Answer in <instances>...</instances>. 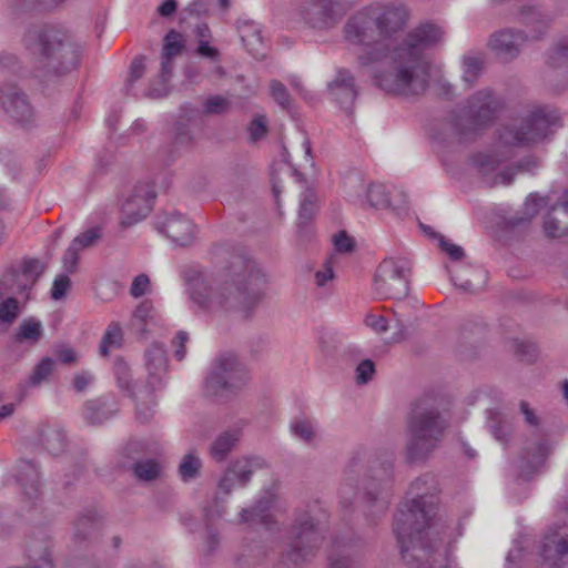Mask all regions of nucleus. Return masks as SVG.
Here are the masks:
<instances>
[{
  "label": "nucleus",
  "instance_id": "35",
  "mask_svg": "<svg viewBox=\"0 0 568 568\" xmlns=\"http://www.w3.org/2000/svg\"><path fill=\"white\" fill-rule=\"evenodd\" d=\"M317 210V195L307 189L302 193L300 211H298V226L308 223L315 215Z\"/></svg>",
  "mask_w": 568,
  "mask_h": 568
},
{
  "label": "nucleus",
  "instance_id": "23",
  "mask_svg": "<svg viewBox=\"0 0 568 568\" xmlns=\"http://www.w3.org/2000/svg\"><path fill=\"white\" fill-rule=\"evenodd\" d=\"M544 230L549 237H561L568 234V191L565 202L552 206L546 215Z\"/></svg>",
  "mask_w": 568,
  "mask_h": 568
},
{
  "label": "nucleus",
  "instance_id": "38",
  "mask_svg": "<svg viewBox=\"0 0 568 568\" xmlns=\"http://www.w3.org/2000/svg\"><path fill=\"white\" fill-rule=\"evenodd\" d=\"M471 273L470 278L464 280L460 275L455 274L452 276V281L455 286L460 290L469 293H475L480 290V287L486 282V274L480 270H469Z\"/></svg>",
  "mask_w": 568,
  "mask_h": 568
},
{
  "label": "nucleus",
  "instance_id": "43",
  "mask_svg": "<svg viewBox=\"0 0 568 568\" xmlns=\"http://www.w3.org/2000/svg\"><path fill=\"white\" fill-rule=\"evenodd\" d=\"M101 237V231L99 227H91L80 233L73 239L71 245L81 252L82 250L93 246Z\"/></svg>",
  "mask_w": 568,
  "mask_h": 568
},
{
  "label": "nucleus",
  "instance_id": "56",
  "mask_svg": "<svg viewBox=\"0 0 568 568\" xmlns=\"http://www.w3.org/2000/svg\"><path fill=\"white\" fill-rule=\"evenodd\" d=\"M114 373L120 388L130 390V369L125 362L119 359L114 364Z\"/></svg>",
  "mask_w": 568,
  "mask_h": 568
},
{
  "label": "nucleus",
  "instance_id": "31",
  "mask_svg": "<svg viewBox=\"0 0 568 568\" xmlns=\"http://www.w3.org/2000/svg\"><path fill=\"white\" fill-rule=\"evenodd\" d=\"M484 67L481 54L469 53L463 58V81L473 85L480 75Z\"/></svg>",
  "mask_w": 568,
  "mask_h": 568
},
{
  "label": "nucleus",
  "instance_id": "46",
  "mask_svg": "<svg viewBox=\"0 0 568 568\" xmlns=\"http://www.w3.org/2000/svg\"><path fill=\"white\" fill-rule=\"evenodd\" d=\"M365 325L377 334L385 333L388 329V321L379 313L371 311L364 317Z\"/></svg>",
  "mask_w": 568,
  "mask_h": 568
},
{
  "label": "nucleus",
  "instance_id": "44",
  "mask_svg": "<svg viewBox=\"0 0 568 568\" xmlns=\"http://www.w3.org/2000/svg\"><path fill=\"white\" fill-rule=\"evenodd\" d=\"M54 368V361L50 357H44L41 362L36 366L31 377L30 384L32 386L40 385L43 381H45Z\"/></svg>",
  "mask_w": 568,
  "mask_h": 568
},
{
  "label": "nucleus",
  "instance_id": "18",
  "mask_svg": "<svg viewBox=\"0 0 568 568\" xmlns=\"http://www.w3.org/2000/svg\"><path fill=\"white\" fill-rule=\"evenodd\" d=\"M525 39L521 32L503 30L491 37L489 45L500 59L509 60L518 54Z\"/></svg>",
  "mask_w": 568,
  "mask_h": 568
},
{
  "label": "nucleus",
  "instance_id": "60",
  "mask_svg": "<svg viewBox=\"0 0 568 568\" xmlns=\"http://www.w3.org/2000/svg\"><path fill=\"white\" fill-rule=\"evenodd\" d=\"M271 94L274 100L282 106H286L288 104V93L286 88L278 81H272L270 84Z\"/></svg>",
  "mask_w": 568,
  "mask_h": 568
},
{
  "label": "nucleus",
  "instance_id": "11",
  "mask_svg": "<svg viewBox=\"0 0 568 568\" xmlns=\"http://www.w3.org/2000/svg\"><path fill=\"white\" fill-rule=\"evenodd\" d=\"M154 199L155 192L151 184L135 185L121 205V224L130 226L145 219L152 210Z\"/></svg>",
  "mask_w": 568,
  "mask_h": 568
},
{
  "label": "nucleus",
  "instance_id": "6",
  "mask_svg": "<svg viewBox=\"0 0 568 568\" xmlns=\"http://www.w3.org/2000/svg\"><path fill=\"white\" fill-rule=\"evenodd\" d=\"M326 518V510L318 504L307 506L305 511L296 516L288 542L290 561L301 564L316 555L323 539L320 525Z\"/></svg>",
  "mask_w": 568,
  "mask_h": 568
},
{
  "label": "nucleus",
  "instance_id": "53",
  "mask_svg": "<svg viewBox=\"0 0 568 568\" xmlns=\"http://www.w3.org/2000/svg\"><path fill=\"white\" fill-rule=\"evenodd\" d=\"M29 556L33 561L29 568H52V561L47 546L41 548V551L39 552L33 548H30Z\"/></svg>",
  "mask_w": 568,
  "mask_h": 568
},
{
  "label": "nucleus",
  "instance_id": "61",
  "mask_svg": "<svg viewBox=\"0 0 568 568\" xmlns=\"http://www.w3.org/2000/svg\"><path fill=\"white\" fill-rule=\"evenodd\" d=\"M439 246L443 251L446 252V254L455 260L458 261L464 256V251L460 246L450 243L448 240H446L444 236H439Z\"/></svg>",
  "mask_w": 568,
  "mask_h": 568
},
{
  "label": "nucleus",
  "instance_id": "55",
  "mask_svg": "<svg viewBox=\"0 0 568 568\" xmlns=\"http://www.w3.org/2000/svg\"><path fill=\"white\" fill-rule=\"evenodd\" d=\"M375 374V365L371 359L362 361L356 367L357 384H366Z\"/></svg>",
  "mask_w": 568,
  "mask_h": 568
},
{
  "label": "nucleus",
  "instance_id": "21",
  "mask_svg": "<svg viewBox=\"0 0 568 568\" xmlns=\"http://www.w3.org/2000/svg\"><path fill=\"white\" fill-rule=\"evenodd\" d=\"M185 45V40L183 36L175 31L170 30L164 40H163V49H162V62H161V81L165 84L172 72L173 63L172 58L180 54Z\"/></svg>",
  "mask_w": 568,
  "mask_h": 568
},
{
  "label": "nucleus",
  "instance_id": "64",
  "mask_svg": "<svg viewBox=\"0 0 568 568\" xmlns=\"http://www.w3.org/2000/svg\"><path fill=\"white\" fill-rule=\"evenodd\" d=\"M145 70V58L144 57H136L130 67V78L129 80L131 82L136 81L140 79Z\"/></svg>",
  "mask_w": 568,
  "mask_h": 568
},
{
  "label": "nucleus",
  "instance_id": "25",
  "mask_svg": "<svg viewBox=\"0 0 568 568\" xmlns=\"http://www.w3.org/2000/svg\"><path fill=\"white\" fill-rule=\"evenodd\" d=\"M241 437L239 428L227 429L221 433L210 445V455L216 462H223L236 446Z\"/></svg>",
  "mask_w": 568,
  "mask_h": 568
},
{
  "label": "nucleus",
  "instance_id": "12",
  "mask_svg": "<svg viewBox=\"0 0 568 568\" xmlns=\"http://www.w3.org/2000/svg\"><path fill=\"white\" fill-rule=\"evenodd\" d=\"M246 381V372L234 355L219 357L206 377V387L219 389L240 387Z\"/></svg>",
  "mask_w": 568,
  "mask_h": 568
},
{
  "label": "nucleus",
  "instance_id": "33",
  "mask_svg": "<svg viewBox=\"0 0 568 568\" xmlns=\"http://www.w3.org/2000/svg\"><path fill=\"white\" fill-rule=\"evenodd\" d=\"M162 471V466L154 458L140 459L133 465V473L139 480L151 481L156 479Z\"/></svg>",
  "mask_w": 568,
  "mask_h": 568
},
{
  "label": "nucleus",
  "instance_id": "1",
  "mask_svg": "<svg viewBox=\"0 0 568 568\" xmlns=\"http://www.w3.org/2000/svg\"><path fill=\"white\" fill-rule=\"evenodd\" d=\"M408 22L400 3L373 2L353 13L344 24V40L359 48L358 63L368 69L374 83L395 95H418L428 85L425 51L444 39L442 27L425 22L399 38Z\"/></svg>",
  "mask_w": 568,
  "mask_h": 568
},
{
  "label": "nucleus",
  "instance_id": "42",
  "mask_svg": "<svg viewBox=\"0 0 568 568\" xmlns=\"http://www.w3.org/2000/svg\"><path fill=\"white\" fill-rule=\"evenodd\" d=\"M64 439V435L57 429L47 428L42 434V444L52 454H58L63 449Z\"/></svg>",
  "mask_w": 568,
  "mask_h": 568
},
{
  "label": "nucleus",
  "instance_id": "19",
  "mask_svg": "<svg viewBox=\"0 0 568 568\" xmlns=\"http://www.w3.org/2000/svg\"><path fill=\"white\" fill-rule=\"evenodd\" d=\"M548 454L549 446L541 440L531 443L525 447L518 466L520 476L529 478L532 474L537 473L544 466Z\"/></svg>",
  "mask_w": 568,
  "mask_h": 568
},
{
  "label": "nucleus",
  "instance_id": "4",
  "mask_svg": "<svg viewBox=\"0 0 568 568\" xmlns=\"http://www.w3.org/2000/svg\"><path fill=\"white\" fill-rule=\"evenodd\" d=\"M26 48L33 55L32 77L47 81L78 68L82 45L67 29L48 26L37 33H28Z\"/></svg>",
  "mask_w": 568,
  "mask_h": 568
},
{
  "label": "nucleus",
  "instance_id": "10",
  "mask_svg": "<svg viewBox=\"0 0 568 568\" xmlns=\"http://www.w3.org/2000/svg\"><path fill=\"white\" fill-rule=\"evenodd\" d=\"M503 99L490 89L475 92L463 109L462 118L475 126L484 125L495 119L503 108Z\"/></svg>",
  "mask_w": 568,
  "mask_h": 568
},
{
  "label": "nucleus",
  "instance_id": "13",
  "mask_svg": "<svg viewBox=\"0 0 568 568\" xmlns=\"http://www.w3.org/2000/svg\"><path fill=\"white\" fill-rule=\"evenodd\" d=\"M155 229L180 246L190 245L194 241L195 226L192 221L176 212L163 213L155 219Z\"/></svg>",
  "mask_w": 568,
  "mask_h": 568
},
{
  "label": "nucleus",
  "instance_id": "41",
  "mask_svg": "<svg viewBox=\"0 0 568 568\" xmlns=\"http://www.w3.org/2000/svg\"><path fill=\"white\" fill-rule=\"evenodd\" d=\"M111 416V412L104 408V403L90 402L84 409V418L93 424H101Z\"/></svg>",
  "mask_w": 568,
  "mask_h": 568
},
{
  "label": "nucleus",
  "instance_id": "16",
  "mask_svg": "<svg viewBox=\"0 0 568 568\" xmlns=\"http://www.w3.org/2000/svg\"><path fill=\"white\" fill-rule=\"evenodd\" d=\"M0 102L4 112L22 126H27L32 121L33 110L23 93L16 89L1 92Z\"/></svg>",
  "mask_w": 568,
  "mask_h": 568
},
{
  "label": "nucleus",
  "instance_id": "51",
  "mask_svg": "<svg viewBox=\"0 0 568 568\" xmlns=\"http://www.w3.org/2000/svg\"><path fill=\"white\" fill-rule=\"evenodd\" d=\"M266 118L265 115L255 116L248 126L250 139L254 142L263 139L266 135Z\"/></svg>",
  "mask_w": 568,
  "mask_h": 568
},
{
  "label": "nucleus",
  "instance_id": "29",
  "mask_svg": "<svg viewBox=\"0 0 568 568\" xmlns=\"http://www.w3.org/2000/svg\"><path fill=\"white\" fill-rule=\"evenodd\" d=\"M348 547H351L348 541L334 539L333 550L328 556V568H362L358 561L341 552Z\"/></svg>",
  "mask_w": 568,
  "mask_h": 568
},
{
  "label": "nucleus",
  "instance_id": "47",
  "mask_svg": "<svg viewBox=\"0 0 568 568\" xmlns=\"http://www.w3.org/2000/svg\"><path fill=\"white\" fill-rule=\"evenodd\" d=\"M521 16L524 23H526L527 26L536 24V31L538 33H540L541 30L547 27V21L545 20L540 11L535 7L523 9Z\"/></svg>",
  "mask_w": 568,
  "mask_h": 568
},
{
  "label": "nucleus",
  "instance_id": "52",
  "mask_svg": "<svg viewBox=\"0 0 568 568\" xmlns=\"http://www.w3.org/2000/svg\"><path fill=\"white\" fill-rule=\"evenodd\" d=\"M0 70L3 72L23 75L18 58L13 53H0Z\"/></svg>",
  "mask_w": 568,
  "mask_h": 568
},
{
  "label": "nucleus",
  "instance_id": "15",
  "mask_svg": "<svg viewBox=\"0 0 568 568\" xmlns=\"http://www.w3.org/2000/svg\"><path fill=\"white\" fill-rule=\"evenodd\" d=\"M264 465V459L255 456L235 459L219 481V489L227 495L234 488L245 486L251 475Z\"/></svg>",
  "mask_w": 568,
  "mask_h": 568
},
{
  "label": "nucleus",
  "instance_id": "5",
  "mask_svg": "<svg viewBox=\"0 0 568 568\" xmlns=\"http://www.w3.org/2000/svg\"><path fill=\"white\" fill-rule=\"evenodd\" d=\"M447 425L435 398L425 397L417 400L408 418V458L418 460L428 456L442 440Z\"/></svg>",
  "mask_w": 568,
  "mask_h": 568
},
{
  "label": "nucleus",
  "instance_id": "27",
  "mask_svg": "<svg viewBox=\"0 0 568 568\" xmlns=\"http://www.w3.org/2000/svg\"><path fill=\"white\" fill-rule=\"evenodd\" d=\"M239 32L248 52L255 58L263 57L261 51L263 38L260 27L253 21H244L239 24Z\"/></svg>",
  "mask_w": 568,
  "mask_h": 568
},
{
  "label": "nucleus",
  "instance_id": "34",
  "mask_svg": "<svg viewBox=\"0 0 568 568\" xmlns=\"http://www.w3.org/2000/svg\"><path fill=\"white\" fill-rule=\"evenodd\" d=\"M202 468V459L194 452L185 454L179 465V475L183 481H190L199 477Z\"/></svg>",
  "mask_w": 568,
  "mask_h": 568
},
{
  "label": "nucleus",
  "instance_id": "17",
  "mask_svg": "<svg viewBox=\"0 0 568 568\" xmlns=\"http://www.w3.org/2000/svg\"><path fill=\"white\" fill-rule=\"evenodd\" d=\"M145 368L151 390L159 388L168 373V357L163 345L154 343L146 349Z\"/></svg>",
  "mask_w": 568,
  "mask_h": 568
},
{
  "label": "nucleus",
  "instance_id": "49",
  "mask_svg": "<svg viewBox=\"0 0 568 568\" xmlns=\"http://www.w3.org/2000/svg\"><path fill=\"white\" fill-rule=\"evenodd\" d=\"M99 527V521L93 515H85L80 517L75 524V535L85 537L88 534L94 531Z\"/></svg>",
  "mask_w": 568,
  "mask_h": 568
},
{
  "label": "nucleus",
  "instance_id": "50",
  "mask_svg": "<svg viewBox=\"0 0 568 568\" xmlns=\"http://www.w3.org/2000/svg\"><path fill=\"white\" fill-rule=\"evenodd\" d=\"M333 260L334 257H328L322 268L316 271L315 273V283L318 287L326 286V284L334 280V268H333Z\"/></svg>",
  "mask_w": 568,
  "mask_h": 568
},
{
  "label": "nucleus",
  "instance_id": "62",
  "mask_svg": "<svg viewBox=\"0 0 568 568\" xmlns=\"http://www.w3.org/2000/svg\"><path fill=\"white\" fill-rule=\"evenodd\" d=\"M196 53L203 58H207L210 60L216 61L220 57L219 50L211 45L210 41L202 40L200 41Z\"/></svg>",
  "mask_w": 568,
  "mask_h": 568
},
{
  "label": "nucleus",
  "instance_id": "40",
  "mask_svg": "<svg viewBox=\"0 0 568 568\" xmlns=\"http://www.w3.org/2000/svg\"><path fill=\"white\" fill-rule=\"evenodd\" d=\"M290 429L293 436L305 443H312L315 438V424L310 419L295 418L291 422Z\"/></svg>",
  "mask_w": 568,
  "mask_h": 568
},
{
  "label": "nucleus",
  "instance_id": "9",
  "mask_svg": "<svg viewBox=\"0 0 568 568\" xmlns=\"http://www.w3.org/2000/svg\"><path fill=\"white\" fill-rule=\"evenodd\" d=\"M352 3L344 0H307L297 8L301 20L315 30L334 28Z\"/></svg>",
  "mask_w": 568,
  "mask_h": 568
},
{
  "label": "nucleus",
  "instance_id": "63",
  "mask_svg": "<svg viewBox=\"0 0 568 568\" xmlns=\"http://www.w3.org/2000/svg\"><path fill=\"white\" fill-rule=\"evenodd\" d=\"M189 341V335L186 332L180 331L176 335V338L172 342L174 349V355L179 361H182L185 356V343Z\"/></svg>",
  "mask_w": 568,
  "mask_h": 568
},
{
  "label": "nucleus",
  "instance_id": "32",
  "mask_svg": "<svg viewBox=\"0 0 568 568\" xmlns=\"http://www.w3.org/2000/svg\"><path fill=\"white\" fill-rule=\"evenodd\" d=\"M123 339L122 329L119 323L112 322L109 324L105 333L102 336L100 343V354L108 356L111 351L116 349L121 346Z\"/></svg>",
  "mask_w": 568,
  "mask_h": 568
},
{
  "label": "nucleus",
  "instance_id": "58",
  "mask_svg": "<svg viewBox=\"0 0 568 568\" xmlns=\"http://www.w3.org/2000/svg\"><path fill=\"white\" fill-rule=\"evenodd\" d=\"M65 0H16V7L18 9H32V8H43L51 9Z\"/></svg>",
  "mask_w": 568,
  "mask_h": 568
},
{
  "label": "nucleus",
  "instance_id": "24",
  "mask_svg": "<svg viewBox=\"0 0 568 568\" xmlns=\"http://www.w3.org/2000/svg\"><path fill=\"white\" fill-rule=\"evenodd\" d=\"M474 163L478 171L488 179L491 185H508L514 179V171L509 168L503 169L490 178L498 166L497 161L490 155L478 154L474 158Z\"/></svg>",
  "mask_w": 568,
  "mask_h": 568
},
{
  "label": "nucleus",
  "instance_id": "3",
  "mask_svg": "<svg viewBox=\"0 0 568 568\" xmlns=\"http://www.w3.org/2000/svg\"><path fill=\"white\" fill-rule=\"evenodd\" d=\"M265 274L254 262L235 256L226 268L199 273L190 278L191 300L203 311L213 314L248 315L262 301L266 286Z\"/></svg>",
  "mask_w": 568,
  "mask_h": 568
},
{
  "label": "nucleus",
  "instance_id": "22",
  "mask_svg": "<svg viewBox=\"0 0 568 568\" xmlns=\"http://www.w3.org/2000/svg\"><path fill=\"white\" fill-rule=\"evenodd\" d=\"M331 94L344 109H349L356 98L354 78L347 70L337 72L335 79L329 83Z\"/></svg>",
  "mask_w": 568,
  "mask_h": 568
},
{
  "label": "nucleus",
  "instance_id": "7",
  "mask_svg": "<svg viewBox=\"0 0 568 568\" xmlns=\"http://www.w3.org/2000/svg\"><path fill=\"white\" fill-rule=\"evenodd\" d=\"M560 126V116L556 109L535 106L519 123L505 126L499 134L505 145H528L549 136Z\"/></svg>",
  "mask_w": 568,
  "mask_h": 568
},
{
  "label": "nucleus",
  "instance_id": "36",
  "mask_svg": "<svg viewBox=\"0 0 568 568\" xmlns=\"http://www.w3.org/2000/svg\"><path fill=\"white\" fill-rule=\"evenodd\" d=\"M351 467L354 468L355 465ZM353 469L349 470L338 489L339 503L344 508L351 506L358 495L357 479L353 476Z\"/></svg>",
  "mask_w": 568,
  "mask_h": 568
},
{
  "label": "nucleus",
  "instance_id": "45",
  "mask_svg": "<svg viewBox=\"0 0 568 568\" xmlns=\"http://www.w3.org/2000/svg\"><path fill=\"white\" fill-rule=\"evenodd\" d=\"M44 267V264L37 258L26 260L22 266V276L32 285L43 273Z\"/></svg>",
  "mask_w": 568,
  "mask_h": 568
},
{
  "label": "nucleus",
  "instance_id": "57",
  "mask_svg": "<svg viewBox=\"0 0 568 568\" xmlns=\"http://www.w3.org/2000/svg\"><path fill=\"white\" fill-rule=\"evenodd\" d=\"M71 281L67 274L58 275L53 282L51 296L53 300L62 298L69 291Z\"/></svg>",
  "mask_w": 568,
  "mask_h": 568
},
{
  "label": "nucleus",
  "instance_id": "48",
  "mask_svg": "<svg viewBox=\"0 0 568 568\" xmlns=\"http://www.w3.org/2000/svg\"><path fill=\"white\" fill-rule=\"evenodd\" d=\"M19 313L17 300L9 297L0 304V322L11 323Z\"/></svg>",
  "mask_w": 568,
  "mask_h": 568
},
{
  "label": "nucleus",
  "instance_id": "8",
  "mask_svg": "<svg viewBox=\"0 0 568 568\" xmlns=\"http://www.w3.org/2000/svg\"><path fill=\"white\" fill-rule=\"evenodd\" d=\"M409 262L406 258H385L378 266L374 287L378 295L403 298L408 293Z\"/></svg>",
  "mask_w": 568,
  "mask_h": 568
},
{
  "label": "nucleus",
  "instance_id": "37",
  "mask_svg": "<svg viewBox=\"0 0 568 568\" xmlns=\"http://www.w3.org/2000/svg\"><path fill=\"white\" fill-rule=\"evenodd\" d=\"M43 334L42 325L34 318L23 321L18 329L16 339L18 342L37 343Z\"/></svg>",
  "mask_w": 568,
  "mask_h": 568
},
{
  "label": "nucleus",
  "instance_id": "14",
  "mask_svg": "<svg viewBox=\"0 0 568 568\" xmlns=\"http://www.w3.org/2000/svg\"><path fill=\"white\" fill-rule=\"evenodd\" d=\"M540 568H560L568 560V528L550 530L542 539Z\"/></svg>",
  "mask_w": 568,
  "mask_h": 568
},
{
  "label": "nucleus",
  "instance_id": "28",
  "mask_svg": "<svg viewBox=\"0 0 568 568\" xmlns=\"http://www.w3.org/2000/svg\"><path fill=\"white\" fill-rule=\"evenodd\" d=\"M230 106V101L222 95H211L203 103V110L200 111L194 108L183 106L182 118L192 121L195 120L201 113L205 114H221L225 112Z\"/></svg>",
  "mask_w": 568,
  "mask_h": 568
},
{
  "label": "nucleus",
  "instance_id": "30",
  "mask_svg": "<svg viewBox=\"0 0 568 568\" xmlns=\"http://www.w3.org/2000/svg\"><path fill=\"white\" fill-rule=\"evenodd\" d=\"M362 205L367 203L371 207L384 210L389 207V194L383 184H371L366 190L365 199H359Z\"/></svg>",
  "mask_w": 568,
  "mask_h": 568
},
{
  "label": "nucleus",
  "instance_id": "59",
  "mask_svg": "<svg viewBox=\"0 0 568 568\" xmlns=\"http://www.w3.org/2000/svg\"><path fill=\"white\" fill-rule=\"evenodd\" d=\"M150 287V278L145 274H140L136 277H134L131 287L130 293L133 297H140L144 295Z\"/></svg>",
  "mask_w": 568,
  "mask_h": 568
},
{
  "label": "nucleus",
  "instance_id": "54",
  "mask_svg": "<svg viewBox=\"0 0 568 568\" xmlns=\"http://www.w3.org/2000/svg\"><path fill=\"white\" fill-rule=\"evenodd\" d=\"M80 252L73 245H69L63 254L62 267L64 272L72 274L77 271L79 264Z\"/></svg>",
  "mask_w": 568,
  "mask_h": 568
},
{
  "label": "nucleus",
  "instance_id": "39",
  "mask_svg": "<svg viewBox=\"0 0 568 568\" xmlns=\"http://www.w3.org/2000/svg\"><path fill=\"white\" fill-rule=\"evenodd\" d=\"M155 318L153 306L150 302H142L133 313L132 326L139 332H145L149 324Z\"/></svg>",
  "mask_w": 568,
  "mask_h": 568
},
{
  "label": "nucleus",
  "instance_id": "20",
  "mask_svg": "<svg viewBox=\"0 0 568 568\" xmlns=\"http://www.w3.org/2000/svg\"><path fill=\"white\" fill-rule=\"evenodd\" d=\"M275 508V495L273 491H266V495L258 499L252 509H243L240 514V523L242 524H263L266 528H271L273 515L271 510Z\"/></svg>",
  "mask_w": 568,
  "mask_h": 568
},
{
  "label": "nucleus",
  "instance_id": "26",
  "mask_svg": "<svg viewBox=\"0 0 568 568\" xmlns=\"http://www.w3.org/2000/svg\"><path fill=\"white\" fill-rule=\"evenodd\" d=\"M17 481L22 493L30 499L36 498L39 493V473L37 466L24 462L19 466Z\"/></svg>",
  "mask_w": 568,
  "mask_h": 568
},
{
  "label": "nucleus",
  "instance_id": "2",
  "mask_svg": "<svg viewBox=\"0 0 568 568\" xmlns=\"http://www.w3.org/2000/svg\"><path fill=\"white\" fill-rule=\"evenodd\" d=\"M437 490L434 476L418 477L409 486V500L395 515L402 556L407 562L416 560V568H453L450 532L434 520Z\"/></svg>",
  "mask_w": 568,
  "mask_h": 568
}]
</instances>
